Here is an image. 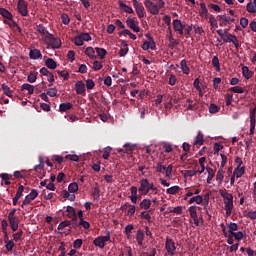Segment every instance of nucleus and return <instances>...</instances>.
<instances>
[{
  "label": "nucleus",
  "instance_id": "1",
  "mask_svg": "<svg viewBox=\"0 0 256 256\" xmlns=\"http://www.w3.org/2000/svg\"><path fill=\"white\" fill-rule=\"evenodd\" d=\"M221 197L224 199V209L226 211V217H231L233 213V194L219 190Z\"/></svg>",
  "mask_w": 256,
  "mask_h": 256
},
{
  "label": "nucleus",
  "instance_id": "2",
  "mask_svg": "<svg viewBox=\"0 0 256 256\" xmlns=\"http://www.w3.org/2000/svg\"><path fill=\"white\" fill-rule=\"evenodd\" d=\"M107 241H111V232H109V230L106 231L105 236H98L95 238L93 240V245H95V247H99L100 249H104Z\"/></svg>",
  "mask_w": 256,
  "mask_h": 256
},
{
  "label": "nucleus",
  "instance_id": "3",
  "mask_svg": "<svg viewBox=\"0 0 256 256\" xmlns=\"http://www.w3.org/2000/svg\"><path fill=\"white\" fill-rule=\"evenodd\" d=\"M18 13L22 15V17H27L29 15V5L25 0H18L17 3Z\"/></svg>",
  "mask_w": 256,
  "mask_h": 256
},
{
  "label": "nucleus",
  "instance_id": "4",
  "mask_svg": "<svg viewBox=\"0 0 256 256\" xmlns=\"http://www.w3.org/2000/svg\"><path fill=\"white\" fill-rule=\"evenodd\" d=\"M135 19L136 18L128 17L126 20V25L127 27H129V29L134 31V33H139V31H141V28L139 27V21H136Z\"/></svg>",
  "mask_w": 256,
  "mask_h": 256
},
{
  "label": "nucleus",
  "instance_id": "5",
  "mask_svg": "<svg viewBox=\"0 0 256 256\" xmlns=\"http://www.w3.org/2000/svg\"><path fill=\"white\" fill-rule=\"evenodd\" d=\"M165 249L168 255L173 256L175 255V251H177V247L175 246V241L171 238H167L165 242Z\"/></svg>",
  "mask_w": 256,
  "mask_h": 256
},
{
  "label": "nucleus",
  "instance_id": "6",
  "mask_svg": "<svg viewBox=\"0 0 256 256\" xmlns=\"http://www.w3.org/2000/svg\"><path fill=\"white\" fill-rule=\"evenodd\" d=\"M144 5L151 15H159V6L157 4L151 2V0H146Z\"/></svg>",
  "mask_w": 256,
  "mask_h": 256
},
{
  "label": "nucleus",
  "instance_id": "7",
  "mask_svg": "<svg viewBox=\"0 0 256 256\" xmlns=\"http://www.w3.org/2000/svg\"><path fill=\"white\" fill-rule=\"evenodd\" d=\"M39 196V192H37V190L32 189L31 192L26 195L25 199L22 202L21 207L23 208L24 205H29V203H31V201H35V199H37V197Z\"/></svg>",
  "mask_w": 256,
  "mask_h": 256
},
{
  "label": "nucleus",
  "instance_id": "8",
  "mask_svg": "<svg viewBox=\"0 0 256 256\" xmlns=\"http://www.w3.org/2000/svg\"><path fill=\"white\" fill-rule=\"evenodd\" d=\"M66 217L68 219H71L72 225L77 224V212L75 211V208L73 206H67L66 207Z\"/></svg>",
  "mask_w": 256,
  "mask_h": 256
},
{
  "label": "nucleus",
  "instance_id": "9",
  "mask_svg": "<svg viewBox=\"0 0 256 256\" xmlns=\"http://www.w3.org/2000/svg\"><path fill=\"white\" fill-rule=\"evenodd\" d=\"M132 2L139 19H143V17H145V7L137 0H132Z\"/></svg>",
  "mask_w": 256,
  "mask_h": 256
},
{
  "label": "nucleus",
  "instance_id": "10",
  "mask_svg": "<svg viewBox=\"0 0 256 256\" xmlns=\"http://www.w3.org/2000/svg\"><path fill=\"white\" fill-rule=\"evenodd\" d=\"M188 211L190 213L191 219H193V221H194V225L196 227H199L200 222H199V216L197 215V206H190L188 208Z\"/></svg>",
  "mask_w": 256,
  "mask_h": 256
},
{
  "label": "nucleus",
  "instance_id": "11",
  "mask_svg": "<svg viewBox=\"0 0 256 256\" xmlns=\"http://www.w3.org/2000/svg\"><path fill=\"white\" fill-rule=\"evenodd\" d=\"M217 35L224 41V43H231L232 34L228 30L219 29L216 31Z\"/></svg>",
  "mask_w": 256,
  "mask_h": 256
},
{
  "label": "nucleus",
  "instance_id": "12",
  "mask_svg": "<svg viewBox=\"0 0 256 256\" xmlns=\"http://www.w3.org/2000/svg\"><path fill=\"white\" fill-rule=\"evenodd\" d=\"M256 108L250 110V135H255Z\"/></svg>",
  "mask_w": 256,
  "mask_h": 256
},
{
  "label": "nucleus",
  "instance_id": "13",
  "mask_svg": "<svg viewBox=\"0 0 256 256\" xmlns=\"http://www.w3.org/2000/svg\"><path fill=\"white\" fill-rule=\"evenodd\" d=\"M48 39H49V45L51 46L52 49L61 48L60 38L54 37L53 34H49Z\"/></svg>",
  "mask_w": 256,
  "mask_h": 256
},
{
  "label": "nucleus",
  "instance_id": "14",
  "mask_svg": "<svg viewBox=\"0 0 256 256\" xmlns=\"http://www.w3.org/2000/svg\"><path fill=\"white\" fill-rule=\"evenodd\" d=\"M149 180L142 179L140 180V187L138 188V191L142 193V195H148L149 194Z\"/></svg>",
  "mask_w": 256,
  "mask_h": 256
},
{
  "label": "nucleus",
  "instance_id": "15",
  "mask_svg": "<svg viewBox=\"0 0 256 256\" xmlns=\"http://www.w3.org/2000/svg\"><path fill=\"white\" fill-rule=\"evenodd\" d=\"M173 27H174V31L178 32L181 36L184 35L183 29H185V25H183V22H181V20L179 19L174 20Z\"/></svg>",
  "mask_w": 256,
  "mask_h": 256
},
{
  "label": "nucleus",
  "instance_id": "16",
  "mask_svg": "<svg viewBox=\"0 0 256 256\" xmlns=\"http://www.w3.org/2000/svg\"><path fill=\"white\" fill-rule=\"evenodd\" d=\"M75 91L77 95H85V92L87 91L85 83L81 80L76 82Z\"/></svg>",
  "mask_w": 256,
  "mask_h": 256
},
{
  "label": "nucleus",
  "instance_id": "17",
  "mask_svg": "<svg viewBox=\"0 0 256 256\" xmlns=\"http://www.w3.org/2000/svg\"><path fill=\"white\" fill-rule=\"evenodd\" d=\"M124 148L125 149H118L117 151H118V153L120 154V155H123V154H127V155H129L132 151H135V145H133V144H130V143H126L125 145H124Z\"/></svg>",
  "mask_w": 256,
  "mask_h": 256
},
{
  "label": "nucleus",
  "instance_id": "18",
  "mask_svg": "<svg viewBox=\"0 0 256 256\" xmlns=\"http://www.w3.org/2000/svg\"><path fill=\"white\" fill-rule=\"evenodd\" d=\"M136 241L139 247H143V241H145V231L139 229L136 232Z\"/></svg>",
  "mask_w": 256,
  "mask_h": 256
},
{
  "label": "nucleus",
  "instance_id": "19",
  "mask_svg": "<svg viewBox=\"0 0 256 256\" xmlns=\"http://www.w3.org/2000/svg\"><path fill=\"white\" fill-rule=\"evenodd\" d=\"M29 57L30 59L37 60V59H41L43 57V54H41V50L33 49V50H30Z\"/></svg>",
  "mask_w": 256,
  "mask_h": 256
},
{
  "label": "nucleus",
  "instance_id": "20",
  "mask_svg": "<svg viewBox=\"0 0 256 256\" xmlns=\"http://www.w3.org/2000/svg\"><path fill=\"white\" fill-rule=\"evenodd\" d=\"M21 91H28V95H33L35 93V86L29 83H24L21 86Z\"/></svg>",
  "mask_w": 256,
  "mask_h": 256
},
{
  "label": "nucleus",
  "instance_id": "21",
  "mask_svg": "<svg viewBox=\"0 0 256 256\" xmlns=\"http://www.w3.org/2000/svg\"><path fill=\"white\" fill-rule=\"evenodd\" d=\"M0 15L6 19L5 21H8V19H13V14H11V12H9V10L5 9V8H0Z\"/></svg>",
  "mask_w": 256,
  "mask_h": 256
},
{
  "label": "nucleus",
  "instance_id": "22",
  "mask_svg": "<svg viewBox=\"0 0 256 256\" xmlns=\"http://www.w3.org/2000/svg\"><path fill=\"white\" fill-rule=\"evenodd\" d=\"M228 227V233L230 235H233V233H235V231L239 230V225L235 222H230L229 224H227Z\"/></svg>",
  "mask_w": 256,
  "mask_h": 256
},
{
  "label": "nucleus",
  "instance_id": "23",
  "mask_svg": "<svg viewBox=\"0 0 256 256\" xmlns=\"http://www.w3.org/2000/svg\"><path fill=\"white\" fill-rule=\"evenodd\" d=\"M119 7H120V9H123L124 13H129V14L135 13V11L133 10V8L131 6H128L127 4H125L123 2H119Z\"/></svg>",
  "mask_w": 256,
  "mask_h": 256
},
{
  "label": "nucleus",
  "instance_id": "24",
  "mask_svg": "<svg viewBox=\"0 0 256 256\" xmlns=\"http://www.w3.org/2000/svg\"><path fill=\"white\" fill-rule=\"evenodd\" d=\"M69 109H73V104L71 102L61 103L59 106V110L61 111V113L69 111Z\"/></svg>",
  "mask_w": 256,
  "mask_h": 256
},
{
  "label": "nucleus",
  "instance_id": "25",
  "mask_svg": "<svg viewBox=\"0 0 256 256\" xmlns=\"http://www.w3.org/2000/svg\"><path fill=\"white\" fill-rule=\"evenodd\" d=\"M189 205H192V203H196L197 205H201L203 203V197L201 195L193 196L188 201Z\"/></svg>",
  "mask_w": 256,
  "mask_h": 256
},
{
  "label": "nucleus",
  "instance_id": "26",
  "mask_svg": "<svg viewBox=\"0 0 256 256\" xmlns=\"http://www.w3.org/2000/svg\"><path fill=\"white\" fill-rule=\"evenodd\" d=\"M45 65L48 69H57V62L53 58L46 59Z\"/></svg>",
  "mask_w": 256,
  "mask_h": 256
},
{
  "label": "nucleus",
  "instance_id": "27",
  "mask_svg": "<svg viewBox=\"0 0 256 256\" xmlns=\"http://www.w3.org/2000/svg\"><path fill=\"white\" fill-rule=\"evenodd\" d=\"M36 30L38 31V33H41V35H47L48 37L49 35H51V33H49V30L45 28L43 24L36 25Z\"/></svg>",
  "mask_w": 256,
  "mask_h": 256
},
{
  "label": "nucleus",
  "instance_id": "28",
  "mask_svg": "<svg viewBox=\"0 0 256 256\" xmlns=\"http://www.w3.org/2000/svg\"><path fill=\"white\" fill-rule=\"evenodd\" d=\"M223 179H225V170H223V168H219L216 174V181L221 185V183H223Z\"/></svg>",
  "mask_w": 256,
  "mask_h": 256
},
{
  "label": "nucleus",
  "instance_id": "29",
  "mask_svg": "<svg viewBox=\"0 0 256 256\" xmlns=\"http://www.w3.org/2000/svg\"><path fill=\"white\" fill-rule=\"evenodd\" d=\"M242 74L246 79H251V77H253V71L249 70V67L247 66L242 67Z\"/></svg>",
  "mask_w": 256,
  "mask_h": 256
},
{
  "label": "nucleus",
  "instance_id": "30",
  "mask_svg": "<svg viewBox=\"0 0 256 256\" xmlns=\"http://www.w3.org/2000/svg\"><path fill=\"white\" fill-rule=\"evenodd\" d=\"M233 175L236 176V179L243 177L245 175V167H236Z\"/></svg>",
  "mask_w": 256,
  "mask_h": 256
},
{
  "label": "nucleus",
  "instance_id": "31",
  "mask_svg": "<svg viewBox=\"0 0 256 256\" xmlns=\"http://www.w3.org/2000/svg\"><path fill=\"white\" fill-rule=\"evenodd\" d=\"M10 227L12 231H17L19 229V222H17L16 218H8Z\"/></svg>",
  "mask_w": 256,
  "mask_h": 256
},
{
  "label": "nucleus",
  "instance_id": "32",
  "mask_svg": "<svg viewBox=\"0 0 256 256\" xmlns=\"http://www.w3.org/2000/svg\"><path fill=\"white\" fill-rule=\"evenodd\" d=\"M140 209H145V211L151 209V200L150 199H143L140 203Z\"/></svg>",
  "mask_w": 256,
  "mask_h": 256
},
{
  "label": "nucleus",
  "instance_id": "33",
  "mask_svg": "<svg viewBox=\"0 0 256 256\" xmlns=\"http://www.w3.org/2000/svg\"><path fill=\"white\" fill-rule=\"evenodd\" d=\"M200 17H207L209 11L207 10V6L205 5V2L200 3Z\"/></svg>",
  "mask_w": 256,
  "mask_h": 256
},
{
  "label": "nucleus",
  "instance_id": "34",
  "mask_svg": "<svg viewBox=\"0 0 256 256\" xmlns=\"http://www.w3.org/2000/svg\"><path fill=\"white\" fill-rule=\"evenodd\" d=\"M206 171L208 173L207 183L211 184V181H213V178L215 177V170H213L211 167H207Z\"/></svg>",
  "mask_w": 256,
  "mask_h": 256
},
{
  "label": "nucleus",
  "instance_id": "35",
  "mask_svg": "<svg viewBox=\"0 0 256 256\" xmlns=\"http://www.w3.org/2000/svg\"><path fill=\"white\" fill-rule=\"evenodd\" d=\"M246 11H248V13H256V0L247 4Z\"/></svg>",
  "mask_w": 256,
  "mask_h": 256
},
{
  "label": "nucleus",
  "instance_id": "36",
  "mask_svg": "<svg viewBox=\"0 0 256 256\" xmlns=\"http://www.w3.org/2000/svg\"><path fill=\"white\" fill-rule=\"evenodd\" d=\"M85 55H87L90 59H97L93 47H87L85 50Z\"/></svg>",
  "mask_w": 256,
  "mask_h": 256
},
{
  "label": "nucleus",
  "instance_id": "37",
  "mask_svg": "<svg viewBox=\"0 0 256 256\" xmlns=\"http://www.w3.org/2000/svg\"><path fill=\"white\" fill-rule=\"evenodd\" d=\"M180 68L182 69V72L184 73V75H189V66H187V60H182L180 63Z\"/></svg>",
  "mask_w": 256,
  "mask_h": 256
},
{
  "label": "nucleus",
  "instance_id": "38",
  "mask_svg": "<svg viewBox=\"0 0 256 256\" xmlns=\"http://www.w3.org/2000/svg\"><path fill=\"white\" fill-rule=\"evenodd\" d=\"M95 51L100 59H105V56L107 55V50H105L104 48L96 47Z\"/></svg>",
  "mask_w": 256,
  "mask_h": 256
},
{
  "label": "nucleus",
  "instance_id": "39",
  "mask_svg": "<svg viewBox=\"0 0 256 256\" xmlns=\"http://www.w3.org/2000/svg\"><path fill=\"white\" fill-rule=\"evenodd\" d=\"M100 193L101 191L99 190V185L96 184L92 193L94 201L99 200V197H101Z\"/></svg>",
  "mask_w": 256,
  "mask_h": 256
},
{
  "label": "nucleus",
  "instance_id": "40",
  "mask_svg": "<svg viewBox=\"0 0 256 256\" xmlns=\"http://www.w3.org/2000/svg\"><path fill=\"white\" fill-rule=\"evenodd\" d=\"M70 225H73V222L70 220H65L62 221L59 225H58V231H63V229L65 227H70Z\"/></svg>",
  "mask_w": 256,
  "mask_h": 256
},
{
  "label": "nucleus",
  "instance_id": "41",
  "mask_svg": "<svg viewBox=\"0 0 256 256\" xmlns=\"http://www.w3.org/2000/svg\"><path fill=\"white\" fill-rule=\"evenodd\" d=\"M1 89L7 97H13L11 88L7 84H2Z\"/></svg>",
  "mask_w": 256,
  "mask_h": 256
},
{
  "label": "nucleus",
  "instance_id": "42",
  "mask_svg": "<svg viewBox=\"0 0 256 256\" xmlns=\"http://www.w3.org/2000/svg\"><path fill=\"white\" fill-rule=\"evenodd\" d=\"M212 65L216 68V71H221V63H219V57L213 56Z\"/></svg>",
  "mask_w": 256,
  "mask_h": 256
},
{
  "label": "nucleus",
  "instance_id": "43",
  "mask_svg": "<svg viewBox=\"0 0 256 256\" xmlns=\"http://www.w3.org/2000/svg\"><path fill=\"white\" fill-rule=\"evenodd\" d=\"M75 225V227H83L84 229H89L91 227V224H89V222L85 221V219H81L80 222L77 224H73Z\"/></svg>",
  "mask_w": 256,
  "mask_h": 256
},
{
  "label": "nucleus",
  "instance_id": "44",
  "mask_svg": "<svg viewBox=\"0 0 256 256\" xmlns=\"http://www.w3.org/2000/svg\"><path fill=\"white\" fill-rule=\"evenodd\" d=\"M68 190L70 193H77V191H79V184H77V182L70 183Z\"/></svg>",
  "mask_w": 256,
  "mask_h": 256
},
{
  "label": "nucleus",
  "instance_id": "45",
  "mask_svg": "<svg viewBox=\"0 0 256 256\" xmlns=\"http://www.w3.org/2000/svg\"><path fill=\"white\" fill-rule=\"evenodd\" d=\"M230 93H245V90H243V87L241 86H234L228 89Z\"/></svg>",
  "mask_w": 256,
  "mask_h": 256
},
{
  "label": "nucleus",
  "instance_id": "46",
  "mask_svg": "<svg viewBox=\"0 0 256 256\" xmlns=\"http://www.w3.org/2000/svg\"><path fill=\"white\" fill-rule=\"evenodd\" d=\"M199 84H200L199 78H196L193 82V85L196 88V90L198 91L199 95L202 97L203 89L201 88V86Z\"/></svg>",
  "mask_w": 256,
  "mask_h": 256
},
{
  "label": "nucleus",
  "instance_id": "47",
  "mask_svg": "<svg viewBox=\"0 0 256 256\" xmlns=\"http://www.w3.org/2000/svg\"><path fill=\"white\" fill-rule=\"evenodd\" d=\"M28 83H35L37 81V72L31 71L27 77Z\"/></svg>",
  "mask_w": 256,
  "mask_h": 256
},
{
  "label": "nucleus",
  "instance_id": "48",
  "mask_svg": "<svg viewBox=\"0 0 256 256\" xmlns=\"http://www.w3.org/2000/svg\"><path fill=\"white\" fill-rule=\"evenodd\" d=\"M2 181H5V185H11V175L7 174V173H2L0 175Z\"/></svg>",
  "mask_w": 256,
  "mask_h": 256
},
{
  "label": "nucleus",
  "instance_id": "49",
  "mask_svg": "<svg viewBox=\"0 0 256 256\" xmlns=\"http://www.w3.org/2000/svg\"><path fill=\"white\" fill-rule=\"evenodd\" d=\"M203 143H204L203 133L198 132V135L196 136L194 141V145H203Z\"/></svg>",
  "mask_w": 256,
  "mask_h": 256
},
{
  "label": "nucleus",
  "instance_id": "50",
  "mask_svg": "<svg viewBox=\"0 0 256 256\" xmlns=\"http://www.w3.org/2000/svg\"><path fill=\"white\" fill-rule=\"evenodd\" d=\"M179 189H181L179 186H172L167 189V193L169 195H177V193H179Z\"/></svg>",
  "mask_w": 256,
  "mask_h": 256
},
{
  "label": "nucleus",
  "instance_id": "51",
  "mask_svg": "<svg viewBox=\"0 0 256 256\" xmlns=\"http://www.w3.org/2000/svg\"><path fill=\"white\" fill-rule=\"evenodd\" d=\"M57 93H59L57 88H50L46 91V95H49V97H57Z\"/></svg>",
  "mask_w": 256,
  "mask_h": 256
},
{
  "label": "nucleus",
  "instance_id": "52",
  "mask_svg": "<svg viewBox=\"0 0 256 256\" xmlns=\"http://www.w3.org/2000/svg\"><path fill=\"white\" fill-rule=\"evenodd\" d=\"M199 173V170H186L184 171V177H195Z\"/></svg>",
  "mask_w": 256,
  "mask_h": 256
},
{
  "label": "nucleus",
  "instance_id": "53",
  "mask_svg": "<svg viewBox=\"0 0 256 256\" xmlns=\"http://www.w3.org/2000/svg\"><path fill=\"white\" fill-rule=\"evenodd\" d=\"M92 69H93L94 71H101V69H103V64H102L101 62L95 60V61L93 62V67H92Z\"/></svg>",
  "mask_w": 256,
  "mask_h": 256
},
{
  "label": "nucleus",
  "instance_id": "54",
  "mask_svg": "<svg viewBox=\"0 0 256 256\" xmlns=\"http://www.w3.org/2000/svg\"><path fill=\"white\" fill-rule=\"evenodd\" d=\"M232 237L235 238L236 241H241V239H243V237H245V234H243L242 231L234 232V233H232Z\"/></svg>",
  "mask_w": 256,
  "mask_h": 256
},
{
  "label": "nucleus",
  "instance_id": "55",
  "mask_svg": "<svg viewBox=\"0 0 256 256\" xmlns=\"http://www.w3.org/2000/svg\"><path fill=\"white\" fill-rule=\"evenodd\" d=\"M61 20L63 25H69V23H71V19L69 18V15H67L66 13H63L61 15Z\"/></svg>",
  "mask_w": 256,
  "mask_h": 256
},
{
  "label": "nucleus",
  "instance_id": "56",
  "mask_svg": "<svg viewBox=\"0 0 256 256\" xmlns=\"http://www.w3.org/2000/svg\"><path fill=\"white\" fill-rule=\"evenodd\" d=\"M223 147H224L223 145L216 142L213 147L214 155L219 154V151H222Z\"/></svg>",
  "mask_w": 256,
  "mask_h": 256
},
{
  "label": "nucleus",
  "instance_id": "57",
  "mask_svg": "<svg viewBox=\"0 0 256 256\" xmlns=\"http://www.w3.org/2000/svg\"><path fill=\"white\" fill-rule=\"evenodd\" d=\"M209 23L211 27H213L214 29H217V27H219V24L217 23V19H215V16H210Z\"/></svg>",
  "mask_w": 256,
  "mask_h": 256
},
{
  "label": "nucleus",
  "instance_id": "58",
  "mask_svg": "<svg viewBox=\"0 0 256 256\" xmlns=\"http://www.w3.org/2000/svg\"><path fill=\"white\" fill-rule=\"evenodd\" d=\"M140 217L142 219H146V221H148V223H151L152 220H151V215H149V213H147V211H143L140 213Z\"/></svg>",
  "mask_w": 256,
  "mask_h": 256
},
{
  "label": "nucleus",
  "instance_id": "59",
  "mask_svg": "<svg viewBox=\"0 0 256 256\" xmlns=\"http://www.w3.org/2000/svg\"><path fill=\"white\" fill-rule=\"evenodd\" d=\"M126 215L127 217L130 218L133 217V215H135V205L130 204V207L128 208Z\"/></svg>",
  "mask_w": 256,
  "mask_h": 256
},
{
  "label": "nucleus",
  "instance_id": "60",
  "mask_svg": "<svg viewBox=\"0 0 256 256\" xmlns=\"http://www.w3.org/2000/svg\"><path fill=\"white\" fill-rule=\"evenodd\" d=\"M219 109H221L219 106L215 104H210L209 106V113H219Z\"/></svg>",
  "mask_w": 256,
  "mask_h": 256
},
{
  "label": "nucleus",
  "instance_id": "61",
  "mask_svg": "<svg viewBox=\"0 0 256 256\" xmlns=\"http://www.w3.org/2000/svg\"><path fill=\"white\" fill-rule=\"evenodd\" d=\"M95 88V81L93 79L86 80V89H94Z\"/></svg>",
  "mask_w": 256,
  "mask_h": 256
},
{
  "label": "nucleus",
  "instance_id": "62",
  "mask_svg": "<svg viewBox=\"0 0 256 256\" xmlns=\"http://www.w3.org/2000/svg\"><path fill=\"white\" fill-rule=\"evenodd\" d=\"M225 101H226L227 107H229V105H231V103H233V94H229V93L226 94Z\"/></svg>",
  "mask_w": 256,
  "mask_h": 256
},
{
  "label": "nucleus",
  "instance_id": "63",
  "mask_svg": "<svg viewBox=\"0 0 256 256\" xmlns=\"http://www.w3.org/2000/svg\"><path fill=\"white\" fill-rule=\"evenodd\" d=\"M157 255V249L152 248L150 254L149 252H142L140 256H155Z\"/></svg>",
  "mask_w": 256,
  "mask_h": 256
},
{
  "label": "nucleus",
  "instance_id": "64",
  "mask_svg": "<svg viewBox=\"0 0 256 256\" xmlns=\"http://www.w3.org/2000/svg\"><path fill=\"white\" fill-rule=\"evenodd\" d=\"M79 36L82 41H91V35H89V33H81Z\"/></svg>",
  "mask_w": 256,
  "mask_h": 256
}]
</instances>
